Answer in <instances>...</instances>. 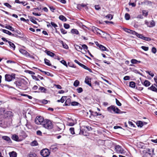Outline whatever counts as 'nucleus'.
<instances>
[{
  "mask_svg": "<svg viewBox=\"0 0 157 157\" xmlns=\"http://www.w3.org/2000/svg\"><path fill=\"white\" fill-rule=\"evenodd\" d=\"M77 92L78 93H81L83 91V89L81 87H78L77 89Z\"/></svg>",
  "mask_w": 157,
  "mask_h": 157,
  "instance_id": "49",
  "label": "nucleus"
},
{
  "mask_svg": "<svg viewBox=\"0 0 157 157\" xmlns=\"http://www.w3.org/2000/svg\"><path fill=\"white\" fill-rule=\"evenodd\" d=\"M137 125L138 126L142 127L144 125L143 122L141 121H139L137 122Z\"/></svg>",
  "mask_w": 157,
  "mask_h": 157,
  "instance_id": "33",
  "label": "nucleus"
},
{
  "mask_svg": "<svg viewBox=\"0 0 157 157\" xmlns=\"http://www.w3.org/2000/svg\"><path fill=\"white\" fill-rule=\"evenodd\" d=\"M75 47V49L78 51L79 52H81L83 54H84V53L82 52H81V50H82V48L81 47L77 45V44H75L74 45Z\"/></svg>",
  "mask_w": 157,
  "mask_h": 157,
  "instance_id": "18",
  "label": "nucleus"
},
{
  "mask_svg": "<svg viewBox=\"0 0 157 157\" xmlns=\"http://www.w3.org/2000/svg\"><path fill=\"white\" fill-rule=\"evenodd\" d=\"M143 40L147 41H149L151 40V39L149 37H146L144 36V38Z\"/></svg>",
  "mask_w": 157,
  "mask_h": 157,
  "instance_id": "62",
  "label": "nucleus"
},
{
  "mask_svg": "<svg viewBox=\"0 0 157 157\" xmlns=\"http://www.w3.org/2000/svg\"><path fill=\"white\" fill-rule=\"evenodd\" d=\"M4 5L7 7L10 8L11 7V6L8 3H4Z\"/></svg>",
  "mask_w": 157,
  "mask_h": 157,
  "instance_id": "57",
  "label": "nucleus"
},
{
  "mask_svg": "<svg viewBox=\"0 0 157 157\" xmlns=\"http://www.w3.org/2000/svg\"><path fill=\"white\" fill-rule=\"evenodd\" d=\"M64 27L66 29H69L70 26L68 24L65 23L64 24Z\"/></svg>",
  "mask_w": 157,
  "mask_h": 157,
  "instance_id": "56",
  "label": "nucleus"
},
{
  "mask_svg": "<svg viewBox=\"0 0 157 157\" xmlns=\"http://www.w3.org/2000/svg\"><path fill=\"white\" fill-rule=\"evenodd\" d=\"M138 60L136 59H133L131 61V63L133 64H136L137 63Z\"/></svg>",
  "mask_w": 157,
  "mask_h": 157,
  "instance_id": "46",
  "label": "nucleus"
},
{
  "mask_svg": "<svg viewBox=\"0 0 157 157\" xmlns=\"http://www.w3.org/2000/svg\"><path fill=\"white\" fill-rule=\"evenodd\" d=\"M15 74L14 73L11 75L7 74L5 75V80L8 82H10L15 78Z\"/></svg>",
  "mask_w": 157,
  "mask_h": 157,
  "instance_id": "5",
  "label": "nucleus"
},
{
  "mask_svg": "<svg viewBox=\"0 0 157 157\" xmlns=\"http://www.w3.org/2000/svg\"><path fill=\"white\" fill-rule=\"evenodd\" d=\"M148 89L150 90L153 91L157 93V89L153 85L151 86V87L148 88Z\"/></svg>",
  "mask_w": 157,
  "mask_h": 157,
  "instance_id": "23",
  "label": "nucleus"
},
{
  "mask_svg": "<svg viewBox=\"0 0 157 157\" xmlns=\"http://www.w3.org/2000/svg\"><path fill=\"white\" fill-rule=\"evenodd\" d=\"M79 82L78 80H76L74 82L73 85L75 87H77L79 86Z\"/></svg>",
  "mask_w": 157,
  "mask_h": 157,
  "instance_id": "37",
  "label": "nucleus"
},
{
  "mask_svg": "<svg viewBox=\"0 0 157 157\" xmlns=\"http://www.w3.org/2000/svg\"><path fill=\"white\" fill-rule=\"evenodd\" d=\"M89 112L90 113V115L94 116H98V113L96 112H93L91 110H90Z\"/></svg>",
  "mask_w": 157,
  "mask_h": 157,
  "instance_id": "24",
  "label": "nucleus"
},
{
  "mask_svg": "<svg viewBox=\"0 0 157 157\" xmlns=\"http://www.w3.org/2000/svg\"><path fill=\"white\" fill-rule=\"evenodd\" d=\"M107 110L109 112H111L112 110L115 113H123L117 107L112 105L111 106L108 107Z\"/></svg>",
  "mask_w": 157,
  "mask_h": 157,
  "instance_id": "3",
  "label": "nucleus"
},
{
  "mask_svg": "<svg viewBox=\"0 0 157 157\" xmlns=\"http://www.w3.org/2000/svg\"><path fill=\"white\" fill-rule=\"evenodd\" d=\"M152 52L154 53H155L156 52V50L155 48L153 47L151 49Z\"/></svg>",
  "mask_w": 157,
  "mask_h": 157,
  "instance_id": "61",
  "label": "nucleus"
},
{
  "mask_svg": "<svg viewBox=\"0 0 157 157\" xmlns=\"http://www.w3.org/2000/svg\"><path fill=\"white\" fill-rule=\"evenodd\" d=\"M2 138L4 140L7 141L8 143H11V140L10 138L7 136H2Z\"/></svg>",
  "mask_w": 157,
  "mask_h": 157,
  "instance_id": "17",
  "label": "nucleus"
},
{
  "mask_svg": "<svg viewBox=\"0 0 157 157\" xmlns=\"http://www.w3.org/2000/svg\"><path fill=\"white\" fill-rule=\"evenodd\" d=\"M60 31L63 34H66L67 33V31L63 29H60Z\"/></svg>",
  "mask_w": 157,
  "mask_h": 157,
  "instance_id": "60",
  "label": "nucleus"
},
{
  "mask_svg": "<svg viewBox=\"0 0 157 157\" xmlns=\"http://www.w3.org/2000/svg\"><path fill=\"white\" fill-rule=\"evenodd\" d=\"M96 44L97 46L100 49L103 51H108V49L105 47L103 45L99 44L98 42L96 43Z\"/></svg>",
  "mask_w": 157,
  "mask_h": 157,
  "instance_id": "13",
  "label": "nucleus"
},
{
  "mask_svg": "<svg viewBox=\"0 0 157 157\" xmlns=\"http://www.w3.org/2000/svg\"><path fill=\"white\" fill-rule=\"evenodd\" d=\"M142 13L143 15L146 17L148 15V12L145 10H143L142 11Z\"/></svg>",
  "mask_w": 157,
  "mask_h": 157,
  "instance_id": "45",
  "label": "nucleus"
},
{
  "mask_svg": "<svg viewBox=\"0 0 157 157\" xmlns=\"http://www.w3.org/2000/svg\"><path fill=\"white\" fill-rule=\"evenodd\" d=\"M136 36L139 38H140L143 40L144 38V36H143L142 34H139L137 33V34H136Z\"/></svg>",
  "mask_w": 157,
  "mask_h": 157,
  "instance_id": "44",
  "label": "nucleus"
},
{
  "mask_svg": "<svg viewBox=\"0 0 157 157\" xmlns=\"http://www.w3.org/2000/svg\"><path fill=\"white\" fill-rule=\"evenodd\" d=\"M51 24L52 26L54 27V28H56V27H57L58 26L56 24L52 21L51 22Z\"/></svg>",
  "mask_w": 157,
  "mask_h": 157,
  "instance_id": "58",
  "label": "nucleus"
},
{
  "mask_svg": "<svg viewBox=\"0 0 157 157\" xmlns=\"http://www.w3.org/2000/svg\"><path fill=\"white\" fill-rule=\"evenodd\" d=\"M136 36L139 38H140L143 40L144 38V36H143L142 34H139L137 33V34H136Z\"/></svg>",
  "mask_w": 157,
  "mask_h": 157,
  "instance_id": "43",
  "label": "nucleus"
},
{
  "mask_svg": "<svg viewBox=\"0 0 157 157\" xmlns=\"http://www.w3.org/2000/svg\"><path fill=\"white\" fill-rule=\"evenodd\" d=\"M51 149L56 151L57 149V146L56 144L52 145L50 147Z\"/></svg>",
  "mask_w": 157,
  "mask_h": 157,
  "instance_id": "31",
  "label": "nucleus"
},
{
  "mask_svg": "<svg viewBox=\"0 0 157 157\" xmlns=\"http://www.w3.org/2000/svg\"><path fill=\"white\" fill-rule=\"evenodd\" d=\"M61 63H62L65 66H66L67 67V64L66 62L64 60H62L60 61Z\"/></svg>",
  "mask_w": 157,
  "mask_h": 157,
  "instance_id": "55",
  "label": "nucleus"
},
{
  "mask_svg": "<svg viewBox=\"0 0 157 157\" xmlns=\"http://www.w3.org/2000/svg\"><path fill=\"white\" fill-rule=\"evenodd\" d=\"M28 157H37V155L35 154H30Z\"/></svg>",
  "mask_w": 157,
  "mask_h": 157,
  "instance_id": "59",
  "label": "nucleus"
},
{
  "mask_svg": "<svg viewBox=\"0 0 157 157\" xmlns=\"http://www.w3.org/2000/svg\"><path fill=\"white\" fill-rule=\"evenodd\" d=\"M29 18L30 19V21L34 24H36L37 22L35 21L34 17L31 16H29Z\"/></svg>",
  "mask_w": 157,
  "mask_h": 157,
  "instance_id": "28",
  "label": "nucleus"
},
{
  "mask_svg": "<svg viewBox=\"0 0 157 157\" xmlns=\"http://www.w3.org/2000/svg\"><path fill=\"white\" fill-rule=\"evenodd\" d=\"M142 49H143L145 51H147L148 50V47H146L144 46H142L141 47Z\"/></svg>",
  "mask_w": 157,
  "mask_h": 157,
  "instance_id": "53",
  "label": "nucleus"
},
{
  "mask_svg": "<svg viewBox=\"0 0 157 157\" xmlns=\"http://www.w3.org/2000/svg\"><path fill=\"white\" fill-rule=\"evenodd\" d=\"M44 63L46 65L48 66H51L52 65L50 63V61L49 60L46 59H44Z\"/></svg>",
  "mask_w": 157,
  "mask_h": 157,
  "instance_id": "35",
  "label": "nucleus"
},
{
  "mask_svg": "<svg viewBox=\"0 0 157 157\" xmlns=\"http://www.w3.org/2000/svg\"><path fill=\"white\" fill-rule=\"evenodd\" d=\"M44 120L43 117L41 116L37 117L35 119V122L37 124H41L42 125L44 123Z\"/></svg>",
  "mask_w": 157,
  "mask_h": 157,
  "instance_id": "6",
  "label": "nucleus"
},
{
  "mask_svg": "<svg viewBox=\"0 0 157 157\" xmlns=\"http://www.w3.org/2000/svg\"><path fill=\"white\" fill-rule=\"evenodd\" d=\"M95 8L96 10H99L101 9V8L99 5H95Z\"/></svg>",
  "mask_w": 157,
  "mask_h": 157,
  "instance_id": "64",
  "label": "nucleus"
},
{
  "mask_svg": "<svg viewBox=\"0 0 157 157\" xmlns=\"http://www.w3.org/2000/svg\"><path fill=\"white\" fill-rule=\"evenodd\" d=\"M79 134L80 135H83L86 136H88L89 135V133L86 132L85 130L84 131L81 130L79 132Z\"/></svg>",
  "mask_w": 157,
  "mask_h": 157,
  "instance_id": "20",
  "label": "nucleus"
},
{
  "mask_svg": "<svg viewBox=\"0 0 157 157\" xmlns=\"http://www.w3.org/2000/svg\"><path fill=\"white\" fill-rule=\"evenodd\" d=\"M66 99V96H63L60 99L58 100L57 101L58 102H61V103H63L64 101H65V100Z\"/></svg>",
  "mask_w": 157,
  "mask_h": 157,
  "instance_id": "27",
  "label": "nucleus"
},
{
  "mask_svg": "<svg viewBox=\"0 0 157 157\" xmlns=\"http://www.w3.org/2000/svg\"><path fill=\"white\" fill-rule=\"evenodd\" d=\"M19 51L21 53L26 56H30L29 54L23 49H20Z\"/></svg>",
  "mask_w": 157,
  "mask_h": 157,
  "instance_id": "16",
  "label": "nucleus"
},
{
  "mask_svg": "<svg viewBox=\"0 0 157 157\" xmlns=\"http://www.w3.org/2000/svg\"><path fill=\"white\" fill-rule=\"evenodd\" d=\"M129 86L132 88H134L135 86V83L133 82H130Z\"/></svg>",
  "mask_w": 157,
  "mask_h": 157,
  "instance_id": "41",
  "label": "nucleus"
},
{
  "mask_svg": "<svg viewBox=\"0 0 157 157\" xmlns=\"http://www.w3.org/2000/svg\"><path fill=\"white\" fill-rule=\"evenodd\" d=\"M11 138L13 140L16 141H21V140L19 139L18 136L16 134H14L12 135Z\"/></svg>",
  "mask_w": 157,
  "mask_h": 157,
  "instance_id": "15",
  "label": "nucleus"
},
{
  "mask_svg": "<svg viewBox=\"0 0 157 157\" xmlns=\"http://www.w3.org/2000/svg\"><path fill=\"white\" fill-rule=\"evenodd\" d=\"M155 155L154 149H152V153L144 152L143 155V157H152Z\"/></svg>",
  "mask_w": 157,
  "mask_h": 157,
  "instance_id": "10",
  "label": "nucleus"
},
{
  "mask_svg": "<svg viewBox=\"0 0 157 157\" xmlns=\"http://www.w3.org/2000/svg\"><path fill=\"white\" fill-rule=\"evenodd\" d=\"M10 157H16L17 154L15 151H12L9 153Z\"/></svg>",
  "mask_w": 157,
  "mask_h": 157,
  "instance_id": "26",
  "label": "nucleus"
},
{
  "mask_svg": "<svg viewBox=\"0 0 157 157\" xmlns=\"http://www.w3.org/2000/svg\"><path fill=\"white\" fill-rule=\"evenodd\" d=\"M145 23L148 27L150 28L153 27L155 25V22L153 20H151L149 21L145 20Z\"/></svg>",
  "mask_w": 157,
  "mask_h": 157,
  "instance_id": "8",
  "label": "nucleus"
},
{
  "mask_svg": "<svg viewBox=\"0 0 157 157\" xmlns=\"http://www.w3.org/2000/svg\"><path fill=\"white\" fill-rule=\"evenodd\" d=\"M59 18L60 20L63 21H65L67 20L66 18L64 16L62 15H60L59 17Z\"/></svg>",
  "mask_w": 157,
  "mask_h": 157,
  "instance_id": "34",
  "label": "nucleus"
},
{
  "mask_svg": "<svg viewBox=\"0 0 157 157\" xmlns=\"http://www.w3.org/2000/svg\"><path fill=\"white\" fill-rule=\"evenodd\" d=\"M47 54L49 56L52 57H53L55 55L53 53L49 51H47L46 52Z\"/></svg>",
  "mask_w": 157,
  "mask_h": 157,
  "instance_id": "30",
  "label": "nucleus"
},
{
  "mask_svg": "<svg viewBox=\"0 0 157 157\" xmlns=\"http://www.w3.org/2000/svg\"><path fill=\"white\" fill-rule=\"evenodd\" d=\"M116 101L117 105L119 106H121V103L120 102L119 100L117 98H116Z\"/></svg>",
  "mask_w": 157,
  "mask_h": 157,
  "instance_id": "52",
  "label": "nucleus"
},
{
  "mask_svg": "<svg viewBox=\"0 0 157 157\" xmlns=\"http://www.w3.org/2000/svg\"><path fill=\"white\" fill-rule=\"evenodd\" d=\"M5 111L4 108H0V114L3 115Z\"/></svg>",
  "mask_w": 157,
  "mask_h": 157,
  "instance_id": "40",
  "label": "nucleus"
},
{
  "mask_svg": "<svg viewBox=\"0 0 157 157\" xmlns=\"http://www.w3.org/2000/svg\"><path fill=\"white\" fill-rule=\"evenodd\" d=\"M39 90L41 92L46 93L47 92V89L43 87H40L39 88Z\"/></svg>",
  "mask_w": 157,
  "mask_h": 157,
  "instance_id": "21",
  "label": "nucleus"
},
{
  "mask_svg": "<svg viewBox=\"0 0 157 157\" xmlns=\"http://www.w3.org/2000/svg\"><path fill=\"white\" fill-rule=\"evenodd\" d=\"M71 33L73 34H78L79 33V32L76 29H72L71 30Z\"/></svg>",
  "mask_w": 157,
  "mask_h": 157,
  "instance_id": "38",
  "label": "nucleus"
},
{
  "mask_svg": "<svg viewBox=\"0 0 157 157\" xmlns=\"http://www.w3.org/2000/svg\"><path fill=\"white\" fill-rule=\"evenodd\" d=\"M17 86L23 90H26L27 88V82L24 79L18 80L14 82Z\"/></svg>",
  "mask_w": 157,
  "mask_h": 157,
  "instance_id": "1",
  "label": "nucleus"
},
{
  "mask_svg": "<svg viewBox=\"0 0 157 157\" xmlns=\"http://www.w3.org/2000/svg\"><path fill=\"white\" fill-rule=\"evenodd\" d=\"M71 99L70 98L67 99L65 103V105L66 106L69 105L70 104Z\"/></svg>",
  "mask_w": 157,
  "mask_h": 157,
  "instance_id": "39",
  "label": "nucleus"
},
{
  "mask_svg": "<svg viewBox=\"0 0 157 157\" xmlns=\"http://www.w3.org/2000/svg\"><path fill=\"white\" fill-rule=\"evenodd\" d=\"M78 104L79 103L76 101H73L71 103V105L72 106L78 105Z\"/></svg>",
  "mask_w": 157,
  "mask_h": 157,
  "instance_id": "50",
  "label": "nucleus"
},
{
  "mask_svg": "<svg viewBox=\"0 0 157 157\" xmlns=\"http://www.w3.org/2000/svg\"><path fill=\"white\" fill-rule=\"evenodd\" d=\"M92 31L94 32V33H97V34H99L100 35L101 34V33L103 32L100 29H99L98 28H97L95 27H94V26H93L92 27Z\"/></svg>",
  "mask_w": 157,
  "mask_h": 157,
  "instance_id": "12",
  "label": "nucleus"
},
{
  "mask_svg": "<svg viewBox=\"0 0 157 157\" xmlns=\"http://www.w3.org/2000/svg\"><path fill=\"white\" fill-rule=\"evenodd\" d=\"M81 65H80V66L86 70H88L90 72H92L90 68H89L88 67L86 66H85V65L82 63V64H81Z\"/></svg>",
  "mask_w": 157,
  "mask_h": 157,
  "instance_id": "22",
  "label": "nucleus"
},
{
  "mask_svg": "<svg viewBox=\"0 0 157 157\" xmlns=\"http://www.w3.org/2000/svg\"><path fill=\"white\" fill-rule=\"evenodd\" d=\"M61 42L62 43V45L63 48L65 49H67L68 48V46L66 44L64 43L63 41H62Z\"/></svg>",
  "mask_w": 157,
  "mask_h": 157,
  "instance_id": "54",
  "label": "nucleus"
},
{
  "mask_svg": "<svg viewBox=\"0 0 157 157\" xmlns=\"http://www.w3.org/2000/svg\"><path fill=\"white\" fill-rule=\"evenodd\" d=\"M115 150L117 153L118 154L124 155L125 153V151H124L122 147L119 145H116L115 147Z\"/></svg>",
  "mask_w": 157,
  "mask_h": 157,
  "instance_id": "4",
  "label": "nucleus"
},
{
  "mask_svg": "<svg viewBox=\"0 0 157 157\" xmlns=\"http://www.w3.org/2000/svg\"><path fill=\"white\" fill-rule=\"evenodd\" d=\"M85 82L90 86L92 87L91 84V79L88 76H87L86 77Z\"/></svg>",
  "mask_w": 157,
  "mask_h": 157,
  "instance_id": "14",
  "label": "nucleus"
},
{
  "mask_svg": "<svg viewBox=\"0 0 157 157\" xmlns=\"http://www.w3.org/2000/svg\"><path fill=\"white\" fill-rule=\"evenodd\" d=\"M30 145L32 146H34L37 145L38 143L36 141L34 140L31 143Z\"/></svg>",
  "mask_w": 157,
  "mask_h": 157,
  "instance_id": "36",
  "label": "nucleus"
},
{
  "mask_svg": "<svg viewBox=\"0 0 157 157\" xmlns=\"http://www.w3.org/2000/svg\"><path fill=\"white\" fill-rule=\"evenodd\" d=\"M130 18V16L128 13H126L125 15V18L126 20H128Z\"/></svg>",
  "mask_w": 157,
  "mask_h": 157,
  "instance_id": "42",
  "label": "nucleus"
},
{
  "mask_svg": "<svg viewBox=\"0 0 157 157\" xmlns=\"http://www.w3.org/2000/svg\"><path fill=\"white\" fill-rule=\"evenodd\" d=\"M151 83L150 82L147 80H145L143 84L145 86L147 87L149 86Z\"/></svg>",
  "mask_w": 157,
  "mask_h": 157,
  "instance_id": "25",
  "label": "nucleus"
},
{
  "mask_svg": "<svg viewBox=\"0 0 157 157\" xmlns=\"http://www.w3.org/2000/svg\"><path fill=\"white\" fill-rule=\"evenodd\" d=\"M42 126L48 129H51L53 127V124L51 121L47 119L44 120Z\"/></svg>",
  "mask_w": 157,
  "mask_h": 157,
  "instance_id": "2",
  "label": "nucleus"
},
{
  "mask_svg": "<svg viewBox=\"0 0 157 157\" xmlns=\"http://www.w3.org/2000/svg\"><path fill=\"white\" fill-rule=\"evenodd\" d=\"M5 28L10 30L12 31H14V29L11 26H10V25H7L6 27Z\"/></svg>",
  "mask_w": 157,
  "mask_h": 157,
  "instance_id": "32",
  "label": "nucleus"
},
{
  "mask_svg": "<svg viewBox=\"0 0 157 157\" xmlns=\"http://www.w3.org/2000/svg\"><path fill=\"white\" fill-rule=\"evenodd\" d=\"M69 130L71 132V134L73 135L75 134V131H74V128H71Z\"/></svg>",
  "mask_w": 157,
  "mask_h": 157,
  "instance_id": "48",
  "label": "nucleus"
},
{
  "mask_svg": "<svg viewBox=\"0 0 157 157\" xmlns=\"http://www.w3.org/2000/svg\"><path fill=\"white\" fill-rule=\"evenodd\" d=\"M129 79L130 77L128 76H125L124 78V80H129Z\"/></svg>",
  "mask_w": 157,
  "mask_h": 157,
  "instance_id": "63",
  "label": "nucleus"
},
{
  "mask_svg": "<svg viewBox=\"0 0 157 157\" xmlns=\"http://www.w3.org/2000/svg\"><path fill=\"white\" fill-rule=\"evenodd\" d=\"M82 46V48L84 49H85V50H87L88 49V47L85 44H80Z\"/></svg>",
  "mask_w": 157,
  "mask_h": 157,
  "instance_id": "51",
  "label": "nucleus"
},
{
  "mask_svg": "<svg viewBox=\"0 0 157 157\" xmlns=\"http://www.w3.org/2000/svg\"><path fill=\"white\" fill-rule=\"evenodd\" d=\"M65 127V125L63 124L58 123L56 126V129L57 131H62L64 129Z\"/></svg>",
  "mask_w": 157,
  "mask_h": 157,
  "instance_id": "9",
  "label": "nucleus"
},
{
  "mask_svg": "<svg viewBox=\"0 0 157 157\" xmlns=\"http://www.w3.org/2000/svg\"><path fill=\"white\" fill-rule=\"evenodd\" d=\"M129 33L135 35H136V34H137V33L136 32L134 31H133L131 30H130V31Z\"/></svg>",
  "mask_w": 157,
  "mask_h": 157,
  "instance_id": "47",
  "label": "nucleus"
},
{
  "mask_svg": "<svg viewBox=\"0 0 157 157\" xmlns=\"http://www.w3.org/2000/svg\"><path fill=\"white\" fill-rule=\"evenodd\" d=\"M8 43L9 44L10 48H12L13 50H14L15 48V46L14 44L10 41V42H8Z\"/></svg>",
  "mask_w": 157,
  "mask_h": 157,
  "instance_id": "29",
  "label": "nucleus"
},
{
  "mask_svg": "<svg viewBox=\"0 0 157 157\" xmlns=\"http://www.w3.org/2000/svg\"><path fill=\"white\" fill-rule=\"evenodd\" d=\"M41 155L43 157H47L50 154V152L48 149H44L40 152Z\"/></svg>",
  "mask_w": 157,
  "mask_h": 157,
  "instance_id": "7",
  "label": "nucleus"
},
{
  "mask_svg": "<svg viewBox=\"0 0 157 157\" xmlns=\"http://www.w3.org/2000/svg\"><path fill=\"white\" fill-rule=\"evenodd\" d=\"M13 115V113L10 111H6V113H4L3 114V117L4 118H7L10 117Z\"/></svg>",
  "mask_w": 157,
  "mask_h": 157,
  "instance_id": "11",
  "label": "nucleus"
},
{
  "mask_svg": "<svg viewBox=\"0 0 157 157\" xmlns=\"http://www.w3.org/2000/svg\"><path fill=\"white\" fill-rule=\"evenodd\" d=\"M2 31L5 33H6L7 34H8L9 35H11L13 36H14V35L13 34H12L9 31L6 30V29H2Z\"/></svg>",
  "mask_w": 157,
  "mask_h": 157,
  "instance_id": "19",
  "label": "nucleus"
}]
</instances>
